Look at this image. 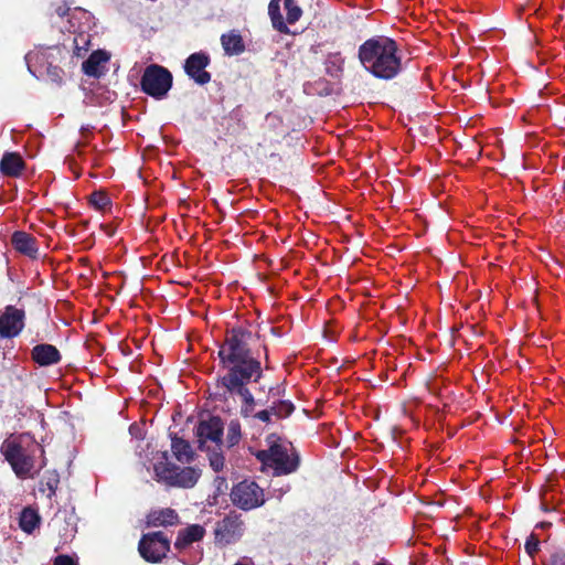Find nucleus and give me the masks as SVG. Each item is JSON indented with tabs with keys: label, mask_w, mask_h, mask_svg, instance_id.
<instances>
[{
	"label": "nucleus",
	"mask_w": 565,
	"mask_h": 565,
	"mask_svg": "<svg viewBox=\"0 0 565 565\" xmlns=\"http://www.w3.org/2000/svg\"><path fill=\"white\" fill-rule=\"evenodd\" d=\"M358 57L364 70L379 79H393L403 70L398 44L388 36L375 35L364 41Z\"/></svg>",
	"instance_id": "1"
},
{
	"label": "nucleus",
	"mask_w": 565,
	"mask_h": 565,
	"mask_svg": "<svg viewBox=\"0 0 565 565\" xmlns=\"http://www.w3.org/2000/svg\"><path fill=\"white\" fill-rule=\"evenodd\" d=\"M35 440L29 434L10 436L0 447L1 454L20 479L33 477Z\"/></svg>",
	"instance_id": "2"
},
{
	"label": "nucleus",
	"mask_w": 565,
	"mask_h": 565,
	"mask_svg": "<svg viewBox=\"0 0 565 565\" xmlns=\"http://www.w3.org/2000/svg\"><path fill=\"white\" fill-rule=\"evenodd\" d=\"M154 479L168 488H193L200 477L201 469L196 467H179L169 461L168 451L161 454L160 460L153 463Z\"/></svg>",
	"instance_id": "3"
},
{
	"label": "nucleus",
	"mask_w": 565,
	"mask_h": 565,
	"mask_svg": "<svg viewBox=\"0 0 565 565\" xmlns=\"http://www.w3.org/2000/svg\"><path fill=\"white\" fill-rule=\"evenodd\" d=\"M222 435L223 423L218 417H211L209 420H203L196 428L199 447L207 452L210 466L216 472L224 467Z\"/></svg>",
	"instance_id": "4"
},
{
	"label": "nucleus",
	"mask_w": 565,
	"mask_h": 565,
	"mask_svg": "<svg viewBox=\"0 0 565 565\" xmlns=\"http://www.w3.org/2000/svg\"><path fill=\"white\" fill-rule=\"evenodd\" d=\"M221 363L227 370V374L221 377L222 385H226L228 377H236L238 383H248L252 379L255 381L262 374L260 362L250 355H220Z\"/></svg>",
	"instance_id": "5"
},
{
	"label": "nucleus",
	"mask_w": 565,
	"mask_h": 565,
	"mask_svg": "<svg viewBox=\"0 0 565 565\" xmlns=\"http://www.w3.org/2000/svg\"><path fill=\"white\" fill-rule=\"evenodd\" d=\"M257 458L266 465L274 468L276 476L288 475L296 471L299 467V456L292 448L274 444L267 450H260Z\"/></svg>",
	"instance_id": "6"
},
{
	"label": "nucleus",
	"mask_w": 565,
	"mask_h": 565,
	"mask_svg": "<svg viewBox=\"0 0 565 565\" xmlns=\"http://www.w3.org/2000/svg\"><path fill=\"white\" fill-rule=\"evenodd\" d=\"M173 77L171 72L158 64L148 65L140 79L141 90L156 98L162 99L172 87Z\"/></svg>",
	"instance_id": "7"
},
{
	"label": "nucleus",
	"mask_w": 565,
	"mask_h": 565,
	"mask_svg": "<svg viewBox=\"0 0 565 565\" xmlns=\"http://www.w3.org/2000/svg\"><path fill=\"white\" fill-rule=\"evenodd\" d=\"M225 342L228 353H252L257 350L259 337L252 326H238L227 331Z\"/></svg>",
	"instance_id": "8"
},
{
	"label": "nucleus",
	"mask_w": 565,
	"mask_h": 565,
	"mask_svg": "<svg viewBox=\"0 0 565 565\" xmlns=\"http://www.w3.org/2000/svg\"><path fill=\"white\" fill-rule=\"evenodd\" d=\"M231 499L234 505L248 511L264 504L263 489L254 481H242L236 484L231 492Z\"/></svg>",
	"instance_id": "9"
},
{
	"label": "nucleus",
	"mask_w": 565,
	"mask_h": 565,
	"mask_svg": "<svg viewBox=\"0 0 565 565\" xmlns=\"http://www.w3.org/2000/svg\"><path fill=\"white\" fill-rule=\"evenodd\" d=\"M138 551L147 562L158 563L170 551V541L162 532L148 533L139 541Z\"/></svg>",
	"instance_id": "10"
},
{
	"label": "nucleus",
	"mask_w": 565,
	"mask_h": 565,
	"mask_svg": "<svg viewBox=\"0 0 565 565\" xmlns=\"http://www.w3.org/2000/svg\"><path fill=\"white\" fill-rule=\"evenodd\" d=\"M244 531V521L241 515L230 513L216 523L214 529L215 541L222 545L236 543L243 536Z\"/></svg>",
	"instance_id": "11"
},
{
	"label": "nucleus",
	"mask_w": 565,
	"mask_h": 565,
	"mask_svg": "<svg viewBox=\"0 0 565 565\" xmlns=\"http://www.w3.org/2000/svg\"><path fill=\"white\" fill-rule=\"evenodd\" d=\"M62 50L58 46L38 49L25 56L28 71L36 78H44V70L51 62H58Z\"/></svg>",
	"instance_id": "12"
},
{
	"label": "nucleus",
	"mask_w": 565,
	"mask_h": 565,
	"mask_svg": "<svg viewBox=\"0 0 565 565\" xmlns=\"http://www.w3.org/2000/svg\"><path fill=\"white\" fill-rule=\"evenodd\" d=\"M25 312L23 309L8 305L0 311V339H13L24 328Z\"/></svg>",
	"instance_id": "13"
},
{
	"label": "nucleus",
	"mask_w": 565,
	"mask_h": 565,
	"mask_svg": "<svg viewBox=\"0 0 565 565\" xmlns=\"http://www.w3.org/2000/svg\"><path fill=\"white\" fill-rule=\"evenodd\" d=\"M210 63L211 58L206 52L192 53L184 62V72L195 84L203 86L211 81V74L205 71Z\"/></svg>",
	"instance_id": "14"
},
{
	"label": "nucleus",
	"mask_w": 565,
	"mask_h": 565,
	"mask_svg": "<svg viewBox=\"0 0 565 565\" xmlns=\"http://www.w3.org/2000/svg\"><path fill=\"white\" fill-rule=\"evenodd\" d=\"M180 522V518L175 510L171 508L157 509L147 515V524L149 526H172Z\"/></svg>",
	"instance_id": "15"
},
{
	"label": "nucleus",
	"mask_w": 565,
	"mask_h": 565,
	"mask_svg": "<svg viewBox=\"0 0 565 565\" xmlns=\"http://www.w3.org/2000/svg\"><path fill=\"white\" fill-rule=\"evenodd\" d=\"M12 245L13 247L20 252L21 254H24L31 258H36L38 256V244L36 239L31 236L30 234L17 231L12 235Z\"/></svg>",
	"instance_id": "16"
},
{
	"label": "nucleus",
	"mask_w": 565,
	"mask_h": 565,
	"mask_svg": "<svg viewBox=\"0 0 565 565\" xmlns=\"http://www.w3.org/2000/svg\"><path fill=\"white\" fill-rule=\"evenodd\" d=\"M204 534L205 530L202 525H189L185 529L179 531L174 545L179 550L184 548L194 542L201 541Z\"/></svg>",
	"instance_id": "17"
},
{
	"label": "nucleus",
	"mask_w": 565,
	"mask_h": 565,
	"mask_svg": "<svg viewBox=\"0 0 565 565\" xmlns=\"http://www.w3.org/2000/svg\"><path fill=\"white\" fill-rule=\"evenodd\" d=\"M171 451L174 458L181 463H191L195 457V452L189 441L178 436L171 437Z\"/></svg>",
	"instance_id": "18"
},
{
	"label": "nucleus",
	"mask_w": 565,
	"mask_h": 565,
	"mask_svg": "<svg viewBox=\"0 0 565 565\" xmlns=\"http://www.w3.org/2000/svg\"><path fill=\"white\" fill-rule=\"evenodd\" d=\"M109 58L108 54L104 51H94L89 57L83 62V72L87 76L100 77V64L107 62Z\"/></svg>",
	"instance_id": "19"
},
{
	"label": "nucleus",
	"mask_w": 565,
	"mask_h": 565,
	"mask_svg": "<svg viewBox=\"0 0 565 565\" xmlns=\"http://www.w3.org/2000/svg\"><path fill=\"white\" fill-rule=\"evenodd\" d=\"M23 167L22 158L15 152H6L0 161V171L4 175L18 177Z\"/></svg>",
	"instance_id": "20"
},
{
	"label": "nucleus",
	"mask_w": 565,
	"mask_h": 565,
	"mask_svg": "<svg viewBox=\"0 0 565 565\" xmlns=\"http://www.w3.org/2000/svg\"><path fill=\"white\" fill-rule=\"evenodd\" d=\"M221 43L227 55H239L245 50L243 38L236 31L223 34L221 36Z\"/></svg>",
	"instance_id": "21"
},
{
	"label": "nucleus",
	"mask_w": 565,
	"mask_h": 565,
	"mask_svg": "<svg viewBox=\"0 0 565 565\" xmlns=\"http://www.w3.org/2000/svg\"><path fill=\"white\" fill-rule=\"evenodd\" d=\"M280 2L281 0H270L268 4V14L271 20L273 28L276 31L282 34H289L290 30L280 12Z\"/></svg>",
	"instance_id": "22"
},
{
	"label": "nucleus",
	"mask_w": 565,
	"mask_h": 565,
	"mask_svg": "<svg viewBox=\"0 0 565 565\" xmlns=\"http://www.w3.org/2000/svg\"><path fill=\"white\" fill-rule=\"evenodd\" d=\"M247 383L236 382V377L226 380V385H223L230 394H237L246 405L254 404V397L249 390L246 387Z\"/></svg>",
	"instance_id": "23"
},
{
	"label": "nucleus",
	"mask_w": 565,
	"mask_h": 565,
	"mask_svg": "<svg viewBox=\"0 0 565 565\" xmlns=\"http://www.w3.org/2000/svg\"><path fill=\"white\" fill-rule=\"evenodd\" d=\"M343 64L344 58L340 52L328 54L324 61L327 74L333 78L340 77L343 72Z\"/></svg>",
	"instance_id": "24"
},
{
	"label": "nucleus",
	"mask_w": 565,
	"mask_h": 565,
	"mask_svg": "<svg viewBox=\"0 0 565 565\" xmlns=\"http://www.w3.org/2000/svg\"><path fill=\"white\" fill-rule=\"evenodd\" d=\"M39 523L40 516L35 510L31 508L22 510L19 524L24 532L32 533L33 530L39 526Z\"/></svg>",
	"instance_id": "25"
},
{
	"label": "nucleus",
	"mask_w": 565,
	"mask_h": 565,
	"mask_svg": "<svg viewBox=\"0 0 565 565\" xmlns=\"http://www.w3.org/2000/svg\"><path fill=\"white\" fill-rule=\"evenodd\" d=\"M284 7L286 10V23L294 24L302 15V9L296 0H284Z\"/></svg>",
	"instance_id": "26"
},
{
	"label": "nucleus",
	"mask_w": 565,
	"mask_h": 565,
	"mask_svg": "<svg viewBox=\"0 0 565 565\" xmlns=\"http://www.w3.org/2000/svg\"><path fill=\"white\" fill-rule=\"evenodd\" d=\"M54 13L61 19L68 18V22L72 26H74L73 19L75 18V14L85 12L81 8L72 9L67 3L64 2L54 7Z\"/></svg>",
	"instance_id": "27"
},
{
	"label": "nucleus",
	"mask_w": 565,
	"mask_h": 565,
	"mask_svg": "<svg viewBox=\"0 0 565 565\" xmlns=\"http://www.w3.org/2000/svg\"><path fill=\"white\" fill-rule=\"evenodd\" d=\"M57 62H51L44 70V78L61 84L63 79V70L56 64Z\"/></svg>",
	"instance_id": "28"
},
{
	"label": "nucleus",
	"mask_w": 565,
	"mask_h": 565,
	"mask_svg": "<svg viewBox=\"0 0 565 565\" xmlns=\"http://www.w3.org/2000/svg\"><path fill=\"white\" fill-rule=\"evenodd\" d=\"M241 439V426L237 422H231L227 427L226 445L228 448L234 447Z\"/></svg>",
	"instance_id": "29"
},
{
	"label": "nucleus",
	"mask_w": 565,
	"mask_h": 565,
	"mask_svg": "<svg viewBox=\"0 0 565 565\" xmlns=\"http://www.w3.org/2000/svg\"><path fill=\"white\" fill-rule=\"evenodd\" d=\"M274 415L277 417H286L294 411V405L289 401H280L277 405L273 406Z\"/></svg>",
	"instance_id": "30"
},
{
	"label": "nucleus",
	"mask_w": 565,
	"mask_h": 565,
	"mask_svg": "<svg viewBox=\"0 0 565 565\" xmlns=\"http://www.w3.org/2000/svg\"><path fill=\"white\" fill-rule=\"evenodd\" d=\"M33 361L40 366L53 365L60 362L61 355H32Z\"/></svg>",
	"instance_id": "31"
},
{
	"label": "nucleus",
	"mask_w": 565,
	"mask_h": 565,
	"mask_svg": "<svg viewBox=\"0 0 565 565\" xmlns=\"http://www.w3.org/2000/svg\"><path fill=\"white\" fill-rule=\"evenodd\" d=\"M58 482H60V478H58V475L54 471V472H51L47 478H46V481H45V486L49 490V497H52L55 494V491L57 489V486H58Z\"/></svg>",
	"instance_id": "32"
},
{
	"label": "nucleus",
	"mask_w": 565,
	"mask_h": 565,
	"mask_svg": "<svg viewBox=\"0 0 565 565\" xmlns=\"http://www.w3.org/2000/svg\"><path fill=\"white\" fill-rule=\"evenodd\" d=\"M539 545H540V541H539V539L536 537V535L531 534V535L527 537V540H526V542H525V546H524V547H525L526 553H527L531 557H533V556H534V554L539 551Z\"/></svg>",
	"instance_id": "33"
},
{
	"label": "nucleus",
	"mask_w": 565,
	"mask_h": 565,
	"mask_svg": "<svg viewBox=\"0 0 565 565\" xmlns=\"http://www.w3.org/2000/svg\"><path fill=\"white\" fill-rule=\"evenodd\" d=\"M31 353H60L58 350L52 344H38Z\"/></svg>",
	"instance_id": "34"
},
{
	"label": "nucleus",
	"mask_w": 565,
	"mask_h": 565,
	"mask_svg": "<svg viewBox=\"0 0 565 565\" xmlns=\"http://www.w3.org/2000/svg\"><path fill=\"white\" fill-rule=\"evenodd\" d=\"M54 565H77L76 562L68 555H58L54 559Z\"/></svg>",
	"instance_id": "35"
},
{
	"label": "nucleus",
	"mask_w": 565,
	"mask_h": 565,
	"mask_svg": "<svg viewBox=\"0 0 565 565\" xmlns=\"http://www.w3.org/2000/svg\"><path fill=\"white\" fill-rule=\"evenodd\" d=\"M552 565H565L564 551H557L552 555Z\"/></svg>",
	"instance_id": "36"
},
{
	"label": "nucleus",
	"mask_w": 565,
	"mask_h": 565,
	"mask_svg": "<svg viewBox=\"0 0 565 565\" xmlns=\"http://www.w3.org/2000/svg\"><path fill=\"white\" fill-rule=\"evenodd\" d=\"M271 415H274L273 408L260 411L256 414V417L262 422H269Z\"/></svg>",
	"instance_id": "37"
},
{
	"label": "nucleus",
	"mask_w": 565,
	"mask_h": 565,
	"mask_svg": "<svg viewBox=\"0 0 565 565\" xmlns=\"http://www.w3.org/2000/svg\"><path fill=\"white\" fill-rule=\"evenodd\" d=\"M271 335L276 339V340H279L282 335V333L279 331L278 328H275V327H268Z\"/></svg>",
	"instance_id": "38"
},
{
	"label": "nucleus",
	"mask_w": 565,
	"mask_h": 565,
	"mask_svg": "<svg viewBox=\"0 0 565 565\" xmlns=\"http://www.w3.org/2000/svg\"><path fill=\"white\" fill-rule=\"evenodd\" d=\"M234 565H255V564L252 558L243 557L238 562H236Z\"/></svg>",
	"instance_id": "39"
},
{
	"label": "nucleus",
	"mask_w": 565,
	"mask_h": 565,
	"mask_svg": "<svg viewBox=\"0 0 565 565\" xmlns=\"http://www.w3.org/2000/svg\"><path fill=\"white\" fill-rule=\"evenodd\" d=\"M95 203L100 207H105L108 204V199L104 195H99V200L95 201Z\"/></svg>",
	"instance_id": "40"
},
{
	"label": "nucleus",
	"mask_w": 565,
	"mask_h": 565,
	"mask_svg": "<svg viewBox=\"0 0 565 565\" xmlns=\"http://www.w3.org/2000/svg\"><path fill=\"white\" fill-rule=\"evenodd\" d=\"M215 483L217 484L216 487H217L218 491H221L222 486L226 487V480H225V478H222V477H216Z\"/></svg>",
	"instance_id": "41"
},
{
	"label": "nucleus",
	"mask_w": 565,
	"mask_h": 565,
	"mask_svg": "<svg viewBox=\"0 0 565 565\" xmlns=\"http://www.w3.org/2000/svg\"><path fill=\"white\" fill-rule=\"evenodd\" d=\"M330 362H332V364H331L330 366H333V367H334V369H337V370H338V369H340V367H341V365H342V364H338V361H337V359H334V358H331V359H330Z\"/></svg>",
	"instance_id": "42"
},
{
	"label": "nucleus",
	"mask_w": 565,
	"mask_h": 565,
	"mask_svg": "<svg viewBox=\"0 0 565 565\" xmlns=\"http://www.w3.org/2000/svg\"><path fill=\"white\" fill-rule=\"evenodd\" d=\"M81 130H82V131H88V130H89V126H83V127L81 128Z\"/></svg>",
	"instance_id": "43"
},
{
	"label": "nucleus",
	"mask_w": 565,
	"mask_h": 565,
	"mask_svg": "<svg viewBox=\"0 0 565 565\" xmlns=\"http://www.w3.org/2000/svg\"><path fill=\"white\" fill-rule=\"evenodd\" d=\"M548 524L546 523H541V526L544 527V526H547Z\"/></svg>",
	"instance_id": "44"
},
{
	"label": "nucleus",
	"mask_w": 565,
	"mask_h": 565,
	"mask_svg": "<svg viewBox=\"0 0 565 565\" xmlns=\"http://www.w3.org/2000/svg\"><path fill=\"white\" fill-rule=\"evenodd\" d=\"M375 565H387L386 563H376Z\"/></svg>",
	"instance_id": "45"
}]
</instances>
